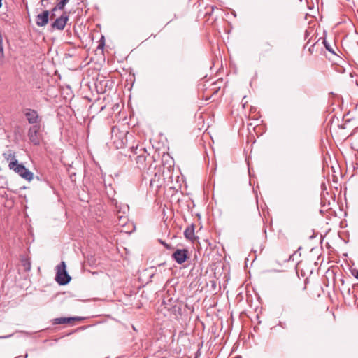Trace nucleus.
<instances>
[{
    "instance_id": "8",
    "label": "nucleus",
    "mask_w": 358,
    "mask_h": 358,
    "mask_svg": "<svg viewBox=\"0 0 358 358\" xmlns=\"http://www.w3.org/2000/svg\"><path fill=\"white\" fill-rule=\"evenodd\" d=\"M8 157H12V161L9 163L10 169L14 170L21 177H22V164H19L18 161L12 156L11 154L8 155Z\"/></svg>"
},
{
    "instance_id": "11",
    "label": "nucleus",
    "mask_w": 358,
    "mask_h": 358,
    "mask_svg": "<svg viewBox=\"0 0 358 358\" xmlns=\"http://www.w3.org/2000/svg\"><path fill=\"white\" fill-rule=\"evenodd\" d=\"M24 179L30 182L34 179V173L24 166Z\"/></svg>"
},
{
    "instance_id": "15",
    "label": "nucleus",
    "mask_w": 358,
    "mask_h": 358,
    "mask_svg": "<svg viewBox=\"0 0 358 358\" xmlns=\"http://www.w3.org/2000/svg\"><path fill=\"white\" fill-rule=\"evenodd\" d=\"M59 10L58 8H57V5L51 10V18H52L55 16V12Z\"/></svg>"
},
{
    "instance_id": "13",
    "label": "nucleus",
    "mask_w": 358,
    "mask_h": 358,
    "mask_svg": "<svg viewBox=\"0 0 358 358\" xmlns=\"http://www.w3.org/2000/svg\"><path fill=\"white\" fill-rule=\"evenodd\" d=\"M69 1V0H61L57 4V8H59V10H63L66 4Z\"/></svg>"
},
{
    "instance_id": "20",
    "label": "nucleus",
    "mask_w": 358,
    "mask_h": 358,
    "mask_svg": "<svg viewBox=\"0 0 358 358\" xmlns=\"http://www.w3.org/2000/svg\"><path fill=\"white\" fill-rule=\"evenodd\" d=\"M355 278H356L357 279H358V271H357V272H356Z\"/></svg>"
},
{
    "instance_id": "5",
    "label": "nucleus",
    "mask_w": 358,
    "mask_h": 358,
    "mask_svg": "<svg viewBox=\"0 0 358 358\" xmlns=\"http://www.w3.org/2000/svg\"><path fill=\"white\" fill-rule=\"evenodd\" d=\"M69 20V16L66 13L62 14L60 17L55 19L51 24L52 29L63 30Z\"/></svg>"
},
{
    "instance_id": "4",
    "label": "nucleus",
    "mask_w": 358,
    "mask_h": 358,
    "mask_svg": "<svg viewBox=\"0 0 358 358\" xmlns=\"http://www.w3.org/2000/svg\"><path fill=\"white\" fill-rule=\"evenodd\" d=\"M131 152L132 153L129 155L131 160H134L139 169L143 168L146 160L145 150L143 149L138 150V147H131Z\"/></svg>"
},
{
    "instance_id": "24",
    "label": "nucleus",
    "mask_w": 358,
    "mask_h": 358,
    "mask_svg": "<svg viewBox=\"0 0 358 358\" xmlns=\"http://www.w3.org/2000/svg\"><path fill=\"white\" fill-rule=\"evenodd\" d=\"M29 231L30 234H31V235H32V231H31V229H29Z\"/></svg>"
},
{
    "instance_id": "25",
    "label": "nucleus",
    "mask_w": 358,
    "mask_h": 358,
    "mask_svg": "<svg viewBox=\"0 0 358 358\" xmlns=\"http://www.w3.org/2000/svg\"><path fill=\"white\" fill-rule=\"evenodd\" d=\"M99 46H104V43H103L102 44H100Z\"/></svg>"
},
{
    "instance_id": "12",
    "label": "nucleus",
    "mask_w": 358,
    "mask_h": 358,
    "mask_svg": "<svg viewBox=\"0 0 358 358\" xmlns=\"http://www.w3.org/2000/svg\"><path fill=\"white\" fill-rule=\"evenodd\" d=\"M119 213H120V211H118L117 213V216L119 220L117 224L124 226L127 221V217L124 215H120Z\"/></svg>"
},
{
    "instance_id": "1",
    "label": "nucleus",
    "mask_w": 358,
    "mask_h": 358,
    "mask_svg": "<svg viewBox=\"0 0 358 358\" xmlns=\"http://www.w3.org/2000/svg\"><path fill=\"white\" fill-rule=\"evenodd\" d=\"M44 124L30 126L28 129L27 136L31 143L38 145L43 139Z\"/></svg>"
},
{
    "instance_id": "21",
    "label": "nucleus",
    "mask_w": 358,
    "mask_h": 358,
    "mask_svg": "<svg viewBox=\"0 0 358 358\" xmlns=\"http://www.w3.org/2000/svg\"><path fill=\"white\" fill-rule=\"evenodd\" d=\"M48 1V0H41V3H42V4H43V3H44V2H46V1Z\"/></svg>"
},
{
    "instance_id": "27",
    "label": "nucleus",
    "mask_w": 358,
    "mask_h": 358,
    "mask_svg": "<svg viewBox=\"0 0 358 358\" xmlns=\"http://www.w3.org/2000/svg\"><path fill=\"white\" fill-rule=\"evenodd\" d=\"M357 45H358V41H357Z\"/></svg>"
},
{
    "instance_id": "16",
    "label": "nucleus",
    "mask_w": 358,
    "mask_h": 358,
    "mask_svg": "<svg viewBox=\"0 0 358 358\" xmlns=\"http://www.w3.org/2000/svg\"><path fill=\"white\" fill-rule=\"evenodd\" d=\"M116 143V147L117 148H121V147H122L124 145V142L123 140H122L120 143Z\"/></svg>"
},
{
    "instance_id": "26",
    "label": "nucleus",
    "mask_w": 358,
    "mask_h": 358,
    "mask_svg": "<svg viewBox=\"0 0 358 358\" xmlns=\"http://www.w3.org/2000/svg\"><path fill=\"white\" fill-rule=\"evenodd\" d=\"M27 354L24 355V358H27Z\"/></svg>"
},
{
    "instance_id": "2",
    "label": "nucleus",
    "mask_w": 358,
    "mask_h": 358,
    "mask_svg": "<svg viewBox=\"0 0 358 358\" xmlns=\"http://www.w3.org/2000/svg\"><path fill=\"white\" fill-rule=\"evenodd\" d=\"M24 117L30 126L44 124L43 122V117L40 115L36 110L31 108L24 109Z\"/></svg>"
},
{
    "instance_id": "6",
    "label": "nucleus",
    "mask_w": 358,
    "mask_h": 358,
    "mask_svg": "<svg viewBox=\"0 0 358 358\" xmlns=\"http://www.w3.org/2000/svg\"><path fill=\"white\" fill-rule=\"evenodd\" d=\"M172 257L178 264H182L187 258V250L185 249H177L172 255Z\"/></svg>"
},
{
    "instance_id": "23",
    "label": "nucleus",
    "mask_w": 358,
    "mask_h": 358,
    "mask_svg": "<svg viewBox=\"0 0 358 358\" xmlns=\"http://www.w3.org/2000/svg\"><path fill=\"white\" fill-rule=\"evenodd\" d=\"M124 136V134H123V133H121V134H120V136H122V137H123Z\"/></svg>"
},
{
    "instance_id": "18",
    "label": "nucleus",
    "mask_w": 358,
    "mask_h": 358,
    "mask_svg": "<svg viewBox=\"0 0 358 358\" xmlns=\"http://www.w3.org/2000/svg\"><path fill=\"white\" fill-rule=\"evenodd\" d=\"M11 336H12L11 334L6 335V336H1L0 339L8 338H10Z\"/></svg>"
},
{
    "instance_id": "22",
    "label": "nucleus",
    "mask_w": 358,
    "mask_h": 358,
    "mask_svg": "<svg viewBox=\"0 0 358 358\" xmlns=\"http://www.w3.org/2000/svg\"><path fill=\"white\" fill-rule=\"evenodd\" d=\"M2 1L3 0H0V8H1V6H2Z\"/></svg>"
},
{
    "instance_id": "10",
    "label": "nucleus",
    "mask_w": 358,
    "mask_h": 358,
    "mask_svg": "<svg viewBox=\"0 0 358 358\" xmlns=\"http://www.w3.org/2000/svg\"><path fill=\"white\" fill-rule=\"evenodd\" d=\"M78 320L77 317H59L55 319V323L57 324H66L71 320Z\"/></svg>"
},
{
    "instance_id": "14",
    "label": "nucleus",
    "mask_w": 358,
    "mask_h": 358,
    "mask_svg": "<svg viewBox=\"0 0 358 358\" xmlns=\"http://www.w3.org/2000/svg\"><path fill=\"white\" fill-rule=\"evenodd\" d=\"M31 269V264L29 259L24 258V271H29Z\"/></svg>"
},
{
    "instance_id": "17",
    "label": "nucleus",
    "mask_w": 358,
    "mask_h": 358,
    "mask_svg": "<svg viewBox=\"0 0 358 358\" xmlns=\"http://www.w3.org/2000/svg\"><path fill=\"white\" fill-rule=\"evenodd\" d=\"M324 45H325L326 49H327L328 51H329V52H333L332 49L329 47V45H327V44L326 43V42H324Z\"/></svg>"
},
{
    "instance_id": "7",
    "label": "nucleus",
    "mask_w": 358,
    "mask_h": 358,
    "mask_svg": "<svg viewBox=\"0 0 358 358\" xmlns=\"http://www.w3.org/2000/svg\"><path fill=\"white\" fill-rule=\"evenodd\" d=\"M49 18L50 11L43 10L36 16V24L38 27H44L48 23Z\"/></svg>"
},
{
    "instance_id": "9",
    "label": "nucleus",
    "mask_w": 358,
    "mask_h": 358,
    "mask_svg": "<svg viewBox=\"0 0 358 358\" xmlns=\"http://www.w3.org/2000/svg\"><path fill=\"white\" fill-rule=\"evenodd\" d=\"M184 236L186 238L189 240H192L194 237V226L193 224L187 227L185 231Z\"/></svg>"
},
{
    "instance_id": "19",
    "label": "nucleus",
    "mask_w": 358,
    "mask_h": 358,
    "mask_svg": "<svg viewBox=\"0 0 358 358\" xmlns=\"http://www.w3.org/2000/svg\"><path fill=\"white\" fill-rule=\"evenodd\" d=\"M161 243H162V244H163V245H164L166 248H170V247H169V245L168 244L165 243L164 242L161 241Z\"/></svg>"
},
{
    "instance_id": "3",
    "label": "nucleus",
    "mask_w": 358,
    "mask_h": 358,
    "mask_svg": "<svg viewBox=\"0 0 358 358\" xmlns=\"http://www.w3.org/2000/svg\"><path fill=\"white\" fill-rule=\"evenodd\" d=\"M57 273L55 277L56 282L59 285H65L71 281V276L68 274L66 270V264L62 261L59 265L57 266Z\"/></svg>"
}]
</instances>
